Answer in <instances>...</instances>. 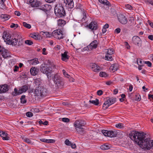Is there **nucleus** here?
<instances>
[{
  "instance_id": "42",
  "label": "nucleus",
  "mask_w": 153,
  "mask_h": 153,
  "mask_svg": "<svg viewBox=\"0 0 153 153\" xmlns=\"http://www.w3.org/2000/svg\"><path fill=\"white\" fill-rule=\"evenodd\" d=\"M23 25L25 27L28 29H30L31 27V26L30 24H27L25 22H23Z\"/></svg>"
},
{
  "instance_id": "45",
  "label": "nucleus",
  "mask_w": 153,
  "mask_h": 153,
  "mask_svg": "<svg viewBox=\"0 0 153 153\" xmlns=\"http://www.w3.org/2000/svg\"><path fill=\"white\" fill-rule=\"evenodd\" d=\"M26 114L27 117H31L33 116V113L32 112H27L26 113Z\"/></svg>"
},
{
  "instance_id": "20",
  "label": "nucleus",
  "mask_w": 153,
  "mask_h": 153,
  "mask_svg": "<svg viewBox=\"0 0 153 153\" xmlns=\"http://www.w3.org/2000/svg\"><path fill=\"white\" fill-rule=\"evenodd\" d=\"M39 69L35 67H32L30 70V72L32 75L35 76L38 73Z\"/></svg>"
},
{
  "instance_id": "24",
  "label": "nucleus",
  "mask_w": 153,
  "mask_h": 153,
  "mask_svg": "<svg viewBox=\"0 0 153 153\" xmlns=\"http://www.w3.org/2000/svg\"><path fill=\"white\" fill-rule=\"evenodd\" d=\"M40 86H38L35 88L34 91L35 96L41 97V91H40Z\"/></svg>"
},
{
  "instance_id": "33",
  "label": "nucleus",
  "mask_w": 153,
  "mask_h": 153,
  "mask_svg": "<svg viewBox=\"0 0 153 153\" xmlns=\"http://www.w3.org/2000/svg\"><path fill=\"white\" fill-rule=\"evenodd\" d=\"M5 0H0V8L2 9H4L5 8V4L4 2Z\"/></svg>"
},
{
  "instance_id": "16",
  "label": "nucleus",
  "mask_w": 153,
  "mask_h": 153,
  "mask_svg": "<svg viewBox=\"0 0 153 153\" xmlns=\"http://www.w3.org/2000/svg\"><path fill=\"white\" fill-rule=\"evenodd\" d=\"M90 66L92 71L95 72H99L100 70V67L95 63H92Z\"/></svg>"
},
{
  "instance_id": "32",
  "label": "nucleus",
  "mask_w": 153,
  "mask_h": 153,
  "mask_svg": "<svg viewBox=\"0 0 153 153\" xmlns=\"http://www.w3.org/2000/svg\"><path fill=\"white\" fill-rule=\"evenodd\" d=\"M110 146L107 144H105L101 146L100 148L103 150H106L110 149Z\"/></svg>"
},
{
  "instance_id": "1",
  "label": "nucleus",
  "mask_w": 153,
  "mask_h": 153,
  "mask_svg": "<svg viewBox=\"0 0 153 153\" xmlns=\"http://www.w3.org/2000/svg\"><path fill=\"white\" fill-rule=\"evenodd\" d=\"M146 134L142 132L133 131L129 134L130 139L134 140L137 144L144 150L153 149V140L150 138H146Z\"/></svg>"
},
{
  "instance_id": "38",
  "label": "nucleus",
  "mask_w": 153,
  "mask_h": 153,
  "mask_svg": "<svg viewBox=\"0 0 153 153\" xmlns=\"http://www.w3.org/2000/svg\"><path fill=\"white\" fill-rule=\"evenodd\" d=\"M31 37L33 38L35 40H38L39 39V36L38 35H36V33H34L33 34H32Z\"/></svg>"
},
{
  "instance_id": "5",
  "label": "nucleus",
  "mask_w": 153,
  "mask_h": 153,
  "mask_svg": "<svg viewBox=\"0 0 153 153\" xmlns=\"http://www.w3.org/2000/svg\"><path fill=\"white\" fill-rule=\"evenodd\" d=\"M28 89V86L27 85H24L22 86L19 91L16 88H15L14 91L12 92L11 94L13 96H16L26 92Z\"/></svg>"
},
{
  "instance_id": "64",
  "label": "nucleus",
  "mask_w": 153,
  "mask_h": 153,
  "mask_svg": "<svg viewBox=\"0 0 153 153\" xmlns=\"http://www.w3.org/2000/svg\"><path fill=\"white\" fill-rule=\"evenodd\" d=\"M148 38L151 40H153V35H150L149 36Z\"/></svg>"
},
{
  "instance_id": "43",
  "label": "nucleus",
  "mask_w": 153,
  "mask_h": 153,
  "mask_svg": "<svg viewBox=\"0 0 153 153\" xmlns=\"http://www.w3.org/2000/svg\"><path fill=\"white\" fill-rule=\"evenodd\" d=\"M25 43L28 45H32L33 43V42L30 40H26L25 41Z\"/></svg>"
},
{
  "instance_id": "63",
  "label": "nucleus",
  "mask_w": 153,
  "mask_h": 153,
  "mask_svg": "<svg viewBox=\"0 0 153 153\" xmlns=\"http://www.w3.org/2000/svg\"><path fill=\"white\" fill-rule=\"evenodd\" d=\"M4 50H5V49L0 45V53H2Z\"/></svg>"
},
{
  "instance_id": "39",
  "label": "nucleus",
  "mask_w": 153,
  "mask_h": 153,
  "mask_svg": "<svg viewBox=\"0 0 153 153\" xmlns=\"http://www.w3.org/2000/svg\"><path fill=\"white\" fill-rule=\"evenodd\" d=\"M107 53L109 55H111L113 54V50L112 48L108 49Z\"/></svg>"
},
{
  "instance_id": "31",
  "label": "nucleus",
  "mask_w": 153,
  "mask_h": 153,
  "mask_svg": "<svg viewBox=\"0 0 153 153\" xmlns=\"http://www.w3.org/2000/svg\"><path fill=\"white\" fill-rule=\"evenodd\" d=\"M98 1L104 5L108 6H109L110 5V3L107 0H98Z\"/></svg>"
},
{
  "instance_id": "52",
  "label": "nucleus",
  "mask_w": 153,
  "mask_h": 153,
  "mask_svg": "<svg viewBox=\"0 0 153 153\" xmlns=\"http://www.w3.org/2000/svg\"><path fill=\"white\" fill-rule=\"evenodd\" d=\"M137 63L138 65H143L142 62L140 59H137Z\"/></svg>"
},
{
  "instance_id": "44",
  "label": "nucleus",
  "mask_w": 153,
  "mask_h": 153,
  "mask_svg": "<svg viewBox=\"0 0 153 153\" xmlns=\"http://www.w3.org/2000/svg\"><path fill=\"white\" fill-rule=\"evenodd\" d=\"M24 141L28 143H31V141L29 139L25 138H23Z\"/></svg>"
},
{
  "instance_id": "13",
  "label": "nucleus",
  "mask_w": 153,
  "mask_h": 153,
  "mask_svg": "<svg viewBox=\"0 0 153 153\" xmlns=\"http://www.w3.org/2000/svg\"><path fill=\"white\" fill-rule=\"evenodd\" d=\"M2 37L5 42H7V43L9 42L11 40H12L13 37H12L11 35L9 33L7 32H4L2 36Z\"/></svg>"
},
{
  "instance_id": "37",
  "label": "nucleus",
  "mask_w": 153,
  "mask_h": 153,
  "mask_svg": "<svg viewBox=\"0 0 153 153\" xmlns=\"http://www.w3.org/2000/svg\"><path fill=\"white\" fill-rule=\"evenodd\" d=\"M105 59L106 60L111 61L113 60V58L111 56V55H109L106 53V55L105 56Z\"/></svg>"
},
{
  "instance_id": "49",
  "label": "nucleus",
  "mask_w": 153,
  "mask_h": 153,
  "mask_svg": "<svg viewBox=\"0 0 153 153\" xmlns=\"http://www.w3.org/2000/svg\"><path fill=\"white\" fill-rule=\"evenodd\" d=\"M144 62L145 64L147 65L148 67H151L152 66V63L149 61H145Z\"/></svg>"
},
{
  "instance_id": "11",
  "label": "nucleus",
  "mask_w": 153,
  "mask_h": 153,
  "mask_svg": "<svg viewBox=\"0 0 153 153\" xmlns=\"http://www.w3.org/2000/svg\"><path fill=\"white\" fill-rule=\"evenodd\" d=\"M98 45L97 41L94 40L90 44L85 48V50L87 51L92 50L93 49L96 48Z\"/></svg>"
},
{
  "instance_id": "35",
  "label": "nucleus",
  "mask_w": 153,
  "mask_h": 153,
  "mask_svg": "<svg viewBox=\"0 0 153 153\" xmlns=\"http://www.w3.org/2000/svg\"><path fill=\"white\" fill-rule=\"evenodd\" d=\"M89 102L90 103L93 104L95 105H97L99 104V100L97 99H96L95 100H89Z\"/></svg>"
},
{
  "instance_id": "12",
  "label": "nucleus",
  "mask_w": 153,
  "mask_h": 153,
  "mask_svg": "<svg viewBox=\"0 0 153 153\" xmlns=\"http://www.w3.org/2000/svg\"><path fill=\"white\" fill-rule=\"evenodd\" d=\"M119 22L122 24L125 25L127 24L128 20L126 17L123 14H119L117 16Z\"/></svg>"
},
{
  "instance_id": "18",
  "label": "nucleus",
  "mask_w": 153,
  "mask_h": 153,
  "mask_svg": "<svg viewBox=\"0 0 153 153\" xmlns=\"http://www.w3.org/2000/svg\"><path fill=\"white\" fill-rule=\"evenodd\" d=\"M8 90V86L7 84L0 85V93H4Z\"/></svg>"
},
{
  "instance_id": "22",
  "label": "nucleus",
  "mask_w": 153,
  "mask_h": 153,
  "mask_svg": "<svg viewBox=\"0 0 153 153\" xmlns=\"http://www.w3.org/2000/svg\"><path fill=\"white\" fill-rule=\"evenodd\" d=\"M68 52L65 51L64 53H62V59L65 61H67L69 58V56L67 55Z\"/></svg>"
},
{
  "instance_id": "10",
  "label": "nucleus",
  "mask_w": 153,
  "mask_h": 153,
  "mask_svg": "<svg viewBox=\"0 0 153 153\" xmlns=\"http://www.w3.org/2000/svg\"><path fill=\"white\" fill-rule=\"evenodd\" d=\"M132 41L135 45L141 47L142 45V41L140 38L138 36H133Z\"/></svg>"
},
{
  "instance_id": "28",
  "label": "nucleus",
  "mask_w": 153,
  "mask_h": 153,
  "mask_svg": "<svg viewBox=\"0 0 153 153\" xmlns=\"http://www.w3.org/2000/svg\"><path fill=\"white\" fill-rule=\"evenodd\" d=\"M0 17L4 20L6 21L9 19L10 16L7 14H2L0 16Z\"/></svg>"
},
{
  "instance_id": "41",
  "label": "nucleus",
  "mask_w": 153,
  "mask_h": 153,
  "mask_svg": "<svg viewBox=\"0 0 153 153\" xmlns=\"http://www.w3.org/2000/svg\"><path fill=\"white\" fill-rule=\"evenodd\" d=\"M100 76L102 77H106L108 76V75L105 72H101L100 73Z\"/></svg>"
},
{
  "instance_id": "26",
  "label": "nucleus",
  "mask_w": 153,
  "mask_h": 153,
  "mask_svg": "<svg viewBox=\"0 0 153 153\" xmlns=\"http://www.w3.org/2000/svg\"><path fill=\"white\" fill-rule=\"evenodd\" d=\"M40 140L43 142L47 143H53L55 142V140L53 139H47L45 138L40 139Z\"/></svg>"
},
{
  "instance_id": "30",
  "label": "nucleus",
  "mask_w": 153,
  "mask_h": 153,
  "mask_svg": "<svg viewBox=\"0 0 153 153\" xmlns=\"http://www.w3.org/2000/svg\"><path fill=\"white\" fill-rule=\"evenodd\" d=\"M75 129L78 133L80 134H83L84 132V129L82 127L81 128H75Z\"/></svg>"
},
{
  "instance_id": "3",
  "label": "nucleus",
  "mask_w": 153,
  "mask_h": 153,
  "mask_svg": "<svg viewBox=\"0 0 153 153\" xmlns=\"http://www.w3.org/2000/svg\"><path fill=\"white\" fill-rule=\"evenodd\" d=\"M52 79L56 86L57 88H61L63 86L64 83L62 79L57 74H54Z\"/></svg>"
},
{
  "instance_id": "54",
  "label": "nucleus",
  "mask_w": 153,
  "mask_h": 153,
  "mask_svg": "<svg viewBox=\"0 0 153 153\" xmlns=\"http://www.w3.org/2000/svg\"><path fill=\"white\" fill-rule=\"evenodd\" d=\"M121 31V29L120 28H117L116 29L114 30V32L117 33H120Z\"/></svg>"
},
{
  "instance_id": "61",
  "label": "nucleus",
  "mask_w": 153,
  "mask_h": 153,
  "mask_svg": "<svg viewBox=\"0 0 153 153\" xmlns=\"http://www.w3.org/2000/svg\"><path fill=\"white\" fill-rule=\"evenodd\" d=\"M129 21L131 23L133 22L134 21V18L133 17H130Z\"/></svg>"
},
{
  "instance_id": "29",
  "label": "nucleus",
  "mask_w": 153,
  "mask_h": 153,
  "mask_svg": "<svg viewBox=\"0 0 153 153\" xmlns=\"http://www.w3.org/2000/svg\"><path fill=\"white\" fill-rule=\"evenodd\" d=\"M66 24V22L64 20L59 19L58 20V25L59 26L62 27Z\"/></svg>"
},
{
  "instance_id": "14",
  "label": "nucleus",
  "mask_w": 153,
  "mask_h": 153,
  "mask_svg": "<svg viewBox=\"0 0 153 153\" xmlns=\"http://www.w3.org/2000/svg\"><path fill=\"white\" fill-rule=\"evenodd\" d=\"M85 124V121L83 120H76L74 123V126L75 128H81L84 126Z\"/></svg>"
},
{
  "instance_id": "27",
  "label": "nucleus",
  "mask_w": 153,
  "mask_h": 153,
  "mask_svg": "<svg viewBox=\"0 0 153 153\" xmlns=\"http://www.w3.org/2000/svg\"><path fill=\"white\" fill-rule=\"evenodd\" d=\"M18 41V39H16V38H13V37L12 40H11L9 42H8V44L15 46L17 44V42Z\"/></svg>"
},
{
  "instance_id": "8",
  "label": "nucleus",
  "mask_w": 153,
  "mask_h": 153,
  "mask_svg": "<svg viewBox=\"0 0 153 153\" xmlns=\"http://www.w3.org/2000/svg\"><path fill=\"white\" fill-rule=\"evenodd\" d=\"M107 100L104 103L103 108L104 109H106L111 105L114 104L116 102V98L108 97L106 98Z\"/></svg>"
},
{
  "instance_id": "46",
  "label": "nucleus",
  "mask_w": 153,
  "mask_h": 153,
  "mask_svg": "<svg viewBox=\"0 0 153 153\" xmlns=\"http://www.w3.org/2000/svg\"><path fill=\"white\" fill-rule=\"evenodd\" d=\"M41 33H42V34H45V36H46V37H50L51 36V34L49 32H42Z\"/></svg>"
},
{
  "instance_id": "21",
  "label": "nucleus",
  "mask_w": 153,
  "mask_h": 153,
  "mask_svg": "<svg viewBox=\"0 0 153 153\" xmlns=\"http://www.w3.org/2000/svg\"><path fill=\"white\" fill-rule=\"evenodd\" d=\"M40 91H41V97L45 96L47 94V90L43 86H40Z\"/></svg>"
},
{
  "instance_id": "34",
  "label": "nucleus",
  "mask_w": 153,
  "mask_h": 153,
  "mask_svg": "<svg viewBox=\"0 0 153 153\" xmlns=\"http://www.w3.org/2000/svg\"><path fill=\"white\" fill-rule=\"evenodd\" d=\"M110 68L111 70L113 71V72L117 71L118 69L117 65L116 64L112 65L111 66Z\"/></svg>"
},
{
  "instance_id": "40",
  "label": "nucleus",
  "mask_w": 153,
  "mask_h": 153,
  "mask_svg": "<svg viewBox=\"0 0 153 153\" xmlns=\"http://www.w3.org/2000/svg\"><path fill=\"white\" fill-rule=\"evenodd\" d=\"M115 126L117 128H123L124 125L122 123H119L118 124H116L115 125Z\"/></svg>"
},
{
  "instance_id": "51",
  "label": "nucleus",
  "mask_w": 153,
  "mask_h": 153,
  "mask_svg": "<svg viewBox=\"0 0 153 153\" xmlns=\"http://www.w3.org/2000/svg\"><path fill=\"white\" fill-rule=\"evenodd\" d=\"M35 84L36 85H38V86H40L39 85H40V82L38 80H36L35 81Z\"/></svg>"
},
{
  "instance_id": "47",
  "label": "nucleus",
  "mask_w": 153,
  "mask_h": 153,
  "mask_svg": "<svg viewBox=\"0 0 153 153\" xmlns=\"http://www.w3.org/2000/svg\"><path fill=\"white\" fill-rule=\"evenodd\" d=\"M70 120V119L68 118L64 117L62 118V121L66 123H68L69 122Z\"/></svg>"
},
{
  "instance_id": "58",
  "label": "nucleus",
  "mask_w": 153,
  "mask_h": 153,
  "mask_svg": "<svg viewBox=\"0 0 153 153\" xmlns=\"http://www.w3.org/2000/svg\"><path fill=\"white\" fill-rule=\"evenodd\" d=\"M126 7L130 10L132 9V7L129 4H127L126 5Z\"/></svg>"
},
{
  "instance_id": "57",
  "label": "nucleus",
  "mask_w": 153,
  "mask_h": 153,
  "mask_svg": "<svg viewBox=\"0 0 153 153\" xmlns=\"http://www.w3.org/2000/svg\"><path fill=\"white\" fill-rule=\"evenodd\" d=\"M70 146H71L72 149H75L76 147V144L75 143H71Z\"/></svg>"
},
{
  "instance_id": "2",
  "label": "nucleus",
  "mask_w": 153,
  "mask_h": 153,
  "mask_svg": "<svg viewBox=\"0 0 153 153\" xmlns=\"http://www.w3.org/2000/svg\"><path fill=\"white\" fill-rule=\"evenodd\" d=\"M29 3L32 7H38L39 9L45 12L50 10L52 8L51 5L44 4L38 0H30Z\"/></svg>"
},
{
  "instance_id": "7",
  "label": "nucleus",
  "mask_w": 153,
  "mask_h": 153,
  "mask_svg": "<svg viewBox=\"0 0 153 153\" xmlns=\"http://www.w3.org/2000/svg\"><path fill=\"white\" fill-rule=\"evenodd\" d=\"M102 133L105 136L110 137H114L117 135V132L116 130L108 131L103 130L102 131Z\"/></svg>"
},
{
  "instance_id": "53",
  "label": "nucleus",
  "mask_w": 153,
  "mask_h": 153,
  "mask_svg": "<svg viewBox=\"0 0 153 153\" xmlns=\"http://www.w3.org/2000/svg\"><path fill=\"white\" fill-rule=\"evenodd\" d=\"M62 72L63 74L66 77H68V76H69V75L67 73L66 71L65 70H62Z\"/></svg>"
},
{
  "instance_id": "9",
  "label": "nucleus",
  "mask_w": 153,
  "mask_h": 153,
  "mask_svg": "<svg viewBox=\"0 0 153 153\" xmlns=\"http://www.w3.org/2000/svg\"><path fill=\"white\" fill-rule=\"evenodd\" d=\"M62 31L60 29H56L54 30L52 33V35L54 38L60 39L63 38Z\"/></svg>"
},
{
  "instance_id": "19",
  "label": "nucleus",
  "mask_w": 153,
  "mask_h": 153,
  "mask_svg": "<svg viewBox=\"0 0 153 153\" xmlns=\"http://www.w3.org/2000/svg\"><path fill=\"white\" fill-rule=\"evenodd\" d=\"M8 134L3 131H0V136L4 140H9L10 137L8 136Z\"/></svg>"
},
{
  "instance_id": "15",
  "label": "nucleus",
  "mask_w": 153,
  "mask_h": 153,
  "mask_svg": "<svg viewBox=\"0 0 153 153\" xmlns=\"http://www.w3.org/2000/svg\"><path fill=\"white\" fill-rule=\"evenodd\" d=\"M64 3L65 7L68 9H71L74 7V4L73 0H64Z\"/></svg>"
},
{
  "instance_id": "36",
  "label": "nucleus",
  "mask_w": 153,
  "mask_h": 153,
  "mask_svg": "<svg viewBox=\"0 0 153 153\" xmlns=\"http://www.w3.org/2000/svg\"><path fill=\"white\" fill-rule=\"evenodd\" d=\"M25 95H23L21 96L20 99L21 103L24 104L26 103L27 100L25 99Z\"/></svg>"
},
{
  "instance_id": "48",
  "label": "nucleus",
  "mask_w": 153,
  "mask_h": 153,
  "mask_svg": "<svg viewBox=\"0 0 153 153\" xmlns=\"http://www.w3.org/2000/svg\"><path fill=\"white\" fill-rule=\"evenodd\" d=\"M65 143L66 145L70 146L71 143V142L69 140L66 139L65 141Z\"/></svg>"
},
{
  "instance_id": "50",
  "label": "nucleus",
  "mask_w": 153,
  "mask_h": 153,
  "mask_svg": "<svg viewBox=\"0 0 153 153\" xmlns=\"http://www.w3.org/2000/svg\"><path fill=\"white\" fill-rule=\"evenodd\" d=\"M18 26H19V25H17V24H14L13 23H12L11 24L10 27L11 28H13L14 27H18Z\"/></svg>"
},
{
  "instance_id": "55",
  "label": "nucleus",
  "mask_w": 153,
  "mask_h": 153,
  "mask_svg": "<svg viewBox=\"0 0 153 153\" xmlns=\"http://www.w3.org/2000/svg\"><path fill=\"white\" fill-rule=\"evenodd\" d=\"M83 17L82 20V21H83L84 20H85L86 17V14L84 11L83 12Z\"/></svg>"
},
{
  "instance_id": "60",
  "label": "nucleus",
  "mask_w": 153,
  "mask_h": 153,
  "mask_svg": "<svg viewBox=\"0 0 153 153\" xmlns=\"http://www.w3.org/2000/svg\"><path fill=\"white\" fill-rule=\"evenodd\" d=\"M136 100L137 101H140L141 100V97L140 95H139L138 96H137L136 95Z\"/></svg>"
},
{
  "instance_id": "62",
  "label": "nucleus",
  "mask_w": 153,
  "mask_h": 153,
  "mask_svg": "<svg viewBox=\"0 0 153 153\" xmlns=\"http://www.w3.org/2000/svg\"><path fill=\"white\" fill-rule=\"evenodd\" d=\"M55 0H45L46 2L49 3H51L53 2Z\"/></svg>"
},
{
  "instance_id": "59",
  "label": "nucleus",
  "mask_w": 153,
  "mask_h": 153,
  "mask_svg": "<svg viewBox=\"0 0 153 153\" xmlns=\"http://www.w3.org/2000/svg\"><path fill=\"white\" fill-rule=\"evenodd\" d=\"M15 14L18 16H19L20 15L21 13L19 11H16L14 12Z\"/></svg>"
},
{
  "instance_id": "4",
  "label": "nucleus",
  "mask_w": 153,
  "mask_h": 153,
  "mask_svg": "<svg viewBox=\"0 0 153 153\" xmlns=\"http://www.w3.org/2000/svg\"><path fill=\"white\" fill-rule=\"evenodd\" d=\"M54 12L56 16L58 17H64L66 15L63 7L62 5L55 7Z\"/></svg>"
},
{
  "instance_id": "56",
  "label": "nucleus",
  "mask_w": 153,
  "mask_h": 153,
  "mask_svg": "<svg viewBox=\"0 0 153 153\" xmlns=\"http://www.w3.org/2000/svg\"><path fill=\"white\" fill-rule=\"evenodd\" d=\"M97 93L98 95L100 96L102 94L103 91L101 90H99L97 91Z\"/></svg>"
},
{
  "instance_id": "6",
  "label": "nucleus",
  "mask_w": 153,
  "mask_h": 153,
  "mask_svg": "<svg viewBox=\"0 0 153 153\" xmlns=\"http://www.w3.org/2000/svg\"><path fill=\"white\" fill-rule=\"evenodd\" d=\"M50 68L45 64L42 65L40 67V71L44 74H46L48 78L51 77V74L52 72V70L50 69Z\"/></svg>"
},
{
  "instance_id": "17",
  "label": "nucleus",
  "mask_w": 153,
  "mask_h": 153,
  "mask_svg": "<svg viewBox=\"0 0 153 153\" xmlns=\"http://www.w3.org/2000/svg\"><path fill=\"white\" fill-rule=\"evenodd\" d=\"M89 28L92 30H96L97 29V23L95 22H91L88 25H87Z\"/></svg>"
},
{
  "instance_id": "25",
  "label": "nucleus",
  "mask_w": 153,
  "mask_h": 153,
  "mask_svg": "<svg viewBox=\"0 0 153 153\" xmlns=\"http://www.w3.org/2000/svg\"><path fill=\"white\" fill-rule=\"evenodd\" d=\"M32 65H36L39 63V62L38 61V59L37 58L31 59L28 61Z\"/></svg>"
},
{
  "instance_id": "23",
  "label": "nucleus",
  "mask_w": 153,
  "mask_h": 153,
  "mask_svg": "<svg viewBox=\"0 0 153 153\" xmlns=\"http://www.w3.org/2000/svg\"><path fill=\"white\" fill-rule=\"evenodd\" d=\"M1 55L3 57L4 59L7 58L8 57H10V55L9 54L8 51L5 49L2 53Z\"/></svg>"
}]
</instances>
